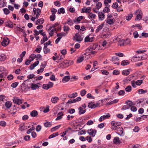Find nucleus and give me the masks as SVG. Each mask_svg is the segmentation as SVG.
<instances>
[{
	"label": "nucleus",
	"mask_w": 148,
	"mask_h": 148,
	"mask_svg": "<svg viewBox=\"0 0 148 148\" xmlns=\"http://www.w3.org/2000/svg\"><path fill=\"white\" fill-rule=\"evenodd\" d=\"M126 103L127 105L123 106L122 110H125L129 109L130 107H131V110L132 111H136L137 110L136 107L134 106H133V103L130 101L129 100L128 102H126Z\"/></svg>",
	"instance_id": "1"
},
{
	"label": "nucleus",
	"mask_w": 148,
	"mask_h": 148,
	"mask_svg": "<svg viewBox=\"0 0 148 148\" xmlns=\"http://www.w3.org/2000/svg\"><path fill=\"white\" fill-rule=\"evenodd\" d=\"M134 14L136 17L135 19V21H140L142 19L143 12L140 10L138 9L135 11L134 12Z\"/></svg>",
	"instance_id": "2"
},
{
	"label": "nucleus",
	"mask_w": 148,
	"mask_h": 148,
	"mask_svg": "<svg viewBox=\"0 0 148 148\" xmlns=\"http://www.w3.org/2000/svg\"><path fill=\"white\" fill-rule=\"evenodd\" d=\"M83 38V37L82 35L81 36L78 33H77L75 34V36H74L73 40L74 41L79 42L82 40Z\"/></svg>",
	"instance_id": "3"
},
{
	"label": "nucleus",
	"mask_w": 148,
	"mask_h": 148,
	"mask_svg": "<svg viewBox=\"0 0 148 148\" xmlns=\"http://www.w3.org/2000/svg\"><path fill=\"white\" fill-rule=\"evenodd\" d=\"M69 65V62L67 60H64L62 62L60 63L58 65V67L60 68H64Z\"/></svg>",
	"instance_id": "4"
},
{
	"label": "nucleus",
	"mask_w": 148,
	"mask_h": 148,
	"mask_svg": "<svg viewBox=\"0 0 148 148\" xmlns=\"http://www.w3.org/2000/svg\"><path fill=\"white\" fill-rule=\"evenodd\" d=\"M100 106V104L99 101H97L95 104L91 102L88 103V106L89 108L91 109H94L96 107H99Z\"/></svg>",
	"instance_id": "5"
},
{
	"label": "nucleus",
	"mask_w": 148,
	"mask_h": 148,
	"mask_svg": "<svg viewBox=\"0 0 148 148\" xmlns=\"http://www.w3.org/2000/svg\"><path fill=\"white\" fill-rule=\"evenodd\" d=\"M7 71L5 68L2 66H0V76L3 77L6 76Z\"/></svg>",
	"instance_id": "6"
},
{
	"label": "nucleus",
	"mask_w": 148,
	"mask_h": 148,
	"mask_svg": "<svg viewBox=\"0 0 148 148\" xmlns=\"http://www.w3.org/2000/svg\"><path fill=\"white\" fill-rule=\"evenodd\" d=\"M130 39H127L126 40L122 39L119 43V45L120 46L126 45L130 44Z\"/></svg>",
	"instance_id": "7"
},
{
	"label": "nucleus",
	"mask_w": 148,
	"mask_h": 148,
	"mask_svg": "<svg viewBox=\"0 0 148 148\" xmlns=\"http://www.w3.org/2000/svg\"><path fill=\"white\" fill-rule=\"evenodd\" d=\"M12 100L14 103L18 105L21 104L23 102V101L22 99H19L18 97H13Z\"/></svg>",
	"instance_id": "8"
},
{
	"label": "nucleus",
	"mask_w": 148,
	"mask_h": 148,
	"mask_svg": "<svg viewBox=\"0 0 148 148\" xmlns=\"http://www.w3.org/2000/svg\"><path fill=\"white\" fill-rule=\"evenodd\" d=\"M87 133L90 135H91L92 137H94L97 133V130L95 129H88L87 130Z\"/></svg>",
	"instance_id": "9"
},
{
	"label": "nucleus",
	"mask_w": 148,
	"mask_h": 148,
	"mask_svg": "<svg viewBox=\"0 0 148 148\" xmlns=\"http://www.w3.org/2000/svg\"><path fill=\"white\" fill-rule=\"evenodd\" d=\"M33 11L34 13V15H36V16L38 18L41 13L40 9L38 8L36 9V8H34L33 9Z\"/></svg>",
	"instance_id": "10"
},
{
	"label": "nucleus",
	"mask_w": 148,
	"mask_h": 148,
	"mask_svg": "<svg viewBox=\"0 0 148 148\" xmlns=\"http://www.w3.org/2000/svg\"><path fill=\"white\" fill-rule=\"evenodd\" d=\"M118 57L115 56L112 57V61L114 64L119 65L120 63Z\"/></svg>",
	"instance_id": "11"
},
{
	"label": "nucleus",
	"mask_w": 148,
	"mask_h": 148,
	"mask_svg": "<svg viewBox=\"0 0 148 148\" xmlns=\"http://www.w3.org/2000/svg\"><path fill=\"white\" fill-rule=\"evenodd\" d=\"M110 116V114L109 113H107L106 115H104L100 117L99 119V121L100 122H101L102 121L106 119L109 118Z\"/></svg>",
	"instance_id": "12"
},
{
	"label": "nucleus",
	"mask_w": 148,
	"mask_h": 148,
	"mask_svg": "<svg viewBox=\"0 0 148 148\" xmlns=\"http://www.w3.org/2000/svg\"><path fill=\"white\" fill-rule=\"evenodd\" d=\"M10 42V40L8 38H5L3 39L1 42L2 45L4 47L7 45Z\"/></svg>",
	"instance_id": "13"
},
{
	"label": "nucleus",
	"mask_w": 148,
	"mask_h": 148,
	"mask_svg": "<svg viewBox=\"0 0 148 148\" xmlns=\"http://www.w3.org/2000/svg\"><path fill=\"white\" fill-rule=\"evenodd\" d=\"M91 8L90 7L86 8V7H84L82 10L81 13H89L91 11Z\"/></svg>",
	"instance_id": "14"
},
{
	"label": "nucleus",
	"mask_w": 148,
	"mask_h": 148,
	"mask_svg": "<svg viewBox=\"0 0 148 148\" xmlns=\"http://www.w3.org/2000/svg\"><path fill=\"white\" fill-rule=\"evenodd\" d=\"M40 84V83H38L37 84L32 83L30 87L33 90L38 89L40 87V86H39Z\"/></svg>",
	"instance_id": "15"
},
{
	"label": "nucleus",
	"mask_w": 148,
	"mask_h": 148,
	"mask_svg": "<svg viewBox=\"0 0 148 148\" xmlns=\"http://www.w3.org/2000/svg\"><path fill=\"white\" fill-rule=\"evenodd\" d=\"M76 22V19L72 20L70 18H69L67 21L66 23L68 24L70 26H72L73 24ZM66 23H65V24Z\"/></svg>",
	"instance_id": "16"
},
{
	"label": "nucleus",
	"mask_w": 148,
	"mask_h": 148,
	"mask_svg": "<svg viewBox=\"0 0 148 148\" xmlns=\"http://www.w3.org/2000/svg\"><path fill=\"white\" fill-rule=\"evenodd\" d=\"M98 15L100 21L103 20L105 18L104 14L102 12H99Z\"/></svg>",
	"instance_id": "17"
},
{
	"label": "nucleus",
	"mask_w": 148,
	"mask_h": 148,
	"mask_svg": "<svg viewBox=\"0 0 148 148\" xmlns=\"http://www.w3.org/2000/svg\"><path fill=\"white\" fill-rule=\"evenodd\" d=\"M111 124L112 126L117 127L121 125V123L119 122H115L114 121H111Z\"/></svg>",
	"instance_id": "18"
},
{
	"label": "nucleus",
	"mask_w": 148,
	"mask_h": 148,
	"mask_svg": "<svg viewBox=\"0 0 148 148\" xmlns=\"http://www.w3.org/2000/svg\"><path fill=\"white\" fill-rule=\"evenodd\" d=\"M96 17V15L95 14L92 12H90L88 16V18L90 19H91V21H93L95 18Z\"/></svg>",
	"instance_id": "19"
},
{
	"label": "nucleus",
	"mask_w": 148,
	"mask_h": 148,
	"mask_svg": "<svg viewBox=\"0 0 148 148\" xmlns=\"http://www.w3.org/2000/svg\"><path fill=\"white\" fill-rule=\"evenodd\" d=\"M39 62V61L38 60L34 62V64H31L29 66L30 69L31 70L33 69L35 67L38 65Z\"/></svg>",
	"instance_id": "20"
},
{
	"label": "nucleus",
	"mask_w": 148,
	"mask_h": 148,
	"mask_svg": "<svg viewBox=\"0 0 148 148\" xmlns=\"http://www.w3.org/2000/svg\"><path fill=\"white\" fill-rule=\"evenodd\" d=\"M106 21L108 24L112 25L114 23L115 20L114 18L106 19Z\"/></svg>",
	"instance_id": "21"
},
{
	"label": "nucleus",
	"mask_w": 148,
	"mask_h": 148,
	"mask_svg": "<svg viewBox=\"0 0 148 148\" xmlns=\"http://www.w3.org/2000/svg\"><path fill=\"white\" fill-rule=\"evenodd\" d=\"M93 37H90V35L86 37L85 38V42H91L93 40Z\"/></svg>",
	"instance_id": "22"
},
{
	"label": "nucleus",
	"mask_w": 148,
	"mask_h": 148,
	"mask_svg": "<svg viewBox=\"0 0 148 148\" xmlns=\"http://www.w3.org/2000/svg\"><path fill=\"white\" fill-rule=\"evenodd\" d=\"M63 115L62 112H60L57 114V118L55 120L57 121L60 120L62 118V116H63Z\"/></svg>",
	"instance_id": "23"
},
{
	"label": "nucleus",
	"mask_w": 148,
	"mask_h": 148,
	"mask_svg": "<svg viewBox=\"0 0 148 148\" xmlns=\"http://www.w3.org/2000/svg\"><path fill=\"white\" fill-rule=\"evenodd\" d=\"M113 142L116 144H120L121 143V141L119 140L118 137H116L114 138L113 140Z\"/></svg>",
	"instance_id": "24"
},
{
	"label": "nucleus",
	"mask_w": 148,
	"mask_h": 148,
	"mask_svg": "<svg viewBox=\"0 0 148 148\" xmlns=\"http://www.w3.org/2000/svg\"><path fill=\"white\" fill-rule=\"evenodd\" d=\"M70 79L69 76H64L62 79V82L63 83H65L68 81Z\"/></svg>",
	"instance_id": "25"
},
{
	"label": "nucleus",
	"mask_w": 148,
	"mask_h": 148,
	"mask_svg": "<svg viewBox=\"0 0 148 148\" xmlns=\"http://www.w3.org/2000/svg\"><path fill=\"white\" fill-rule=\"evenodd\" d=\"M59 100V98L57 97H52L51 99V101L52 103H56Z\"/></svg>",
	"instance_id": "26"
},
{
	"label": "nucleus",
	"mask_w": 148,
	"mask_h": 148,
	"mask_svg": "<svg viewBox=\"0 0 148 148\" xmlns=\"http://www.w3.org/2000/svg\"><path fill=\"white\" fill-rule=\"evenodd\" d=\"M104 25V24H101L100 25L98 26L97 29L95 30L96 32L97 33L99 32V31L102 29L103 28V27Z\"/></svg>",
	"instance_id": "27"
},
{
	"label": "nucleus",
	"mask_w": 148,
	"mask_h": 148,
	"mask_svg": "<svg viewBox=\"0 0 148 148\" xmlns=\"http://www.w3.org/2000/svg\"><path fill=\"white\" fill-rule=\"evenodd\" d=\"M44 22V20L42 18L39 19L35 23L36 25L43 24Z\"/></svg>",
	"instance_id": "28"
},
{
	"label": "nucleus",
	"mask_w": 148,
	"mask_h": 148,
	"mask_svg": "<svg viewBox=\"0 0 148 148\" xmlns=\"http://www.w3.org/2000/svg\"><path fill=\"white\" fill-rule=\"evenodd\" d=\"M118 99H115L112 101H110V102H108L107 103V105H110L113 104L117 103L118 102Z\"/></svg>",
	"instance_id": "29"
},
{
	"label": "nucleus",
	"mask_w": 148,
	"mask_h": 148,
	"mask_svg": "<svg viewBox=\"0 0 148 148\" xmlns=\"http://www.w3.org/2000/svg\"><path fill=\"white\" fill-rule=\"evenodd\" d=\"M6 58V57L5 54H0V61H3L5 60Z\"/></svg>",
	"instance_id": "30"
},
{
	"label": "nucleus",
	"mask_w": 148,
	"mask_h": 148,
	"mask_svg": "<svg viewBox=\"0 0 148 148\" xmlns=\"http://www.w3.org/2000/svg\"><path fill=\"white\" fill-rule=\"evenodd\" d=\"M96 48L95 47H93L92 46H90V47L88 48L87 50H89L90 51H91V53L92 54H95L96 52L95 51H92V50H95Z\"/></svg>",
	"instance_id": "31"
},
{
	"label": "nucleus",
	"mask_w": 148,
	"mask_h": 148,
	"mask_svg": "<svg viewBox=\"0 0 148 148\" xmlns=\"http://www.w3.org/2000/svg\"><path fill=\"white\" fill-rule=\"evenodd\" d=\"M65 12L64 9L62 8L59 9L58 10V14H59L61 13L64 14Z\"/></svg>",
	"instance_id": "32"
},
{
	"label": "nucleus",
	"mask_w": 148,
	"mask_h": 148,
	"mask_svg": "<svg viewBox=\"0 0 148 148\" xmlns=\"http://www.w3.org/2000/svg\"><path fill=\"white\" fill-rule=\"evenodd\" d=\"M30 114L32 117H35L38 116V112H31Z\"/></svg>",
	"instance_id": "33"
},
{
	"label": "nucleus",
	"mask_w": 148,
	"mask_h": 148,
	"mask_svg": "<svg viewBox=\"0 0 148 148\" xmlns=\"http://www.w3.org/2000/svg\"><path fill=\"white\" fill-rule=\"evenodd\" d=\"M84 59V57L83 56L79 57L77 60V63H80L82 62Z\"/></svg>",
	"instance_id": "34"
},
{
	"label": "nucleus",
	"mask_w": 148,
	"mask_h": 148,
	"mask_svg": "<svg viewBox=\"0 0 148 148\" xmlns=\"http://www.w3.org/2000/svg\"><path fill=\"white\" fill-rule=\"evenodd\" d=\"M129 62L127 60H123L121 62V64L122 66H125L128 64Z\"/></svg>",
	"instance_id": "35"
},
{
	"label": "nucleus",
	"mask_w": 148,
	"mask_h": 148,
	"mask_svg": "<svg viewBox=\"0 0 148 148\" xmlns=\"http://www.w3.org/2000/svg\"><path fill=\"white\" fill-rule=\"evenodd\" d=\"M130 72L129 70H123L122 73V74L123 75H127L129 74Z\"/></svg>",
	"instance_id": "36"
},
{
	"label": "nucleus",
	"mask_w": 148,
	"mask_h": 148,
	"mask_svg": "<svg viewBox=\"0 0 148 148\" xmlns=\"http://www.w3.org/2000/svg\"><path fill=\"white\" fill-rule=\"evenodd\" d=\"M45 126L46 127H50L52 125V123L51 122L47 121L44 124Z\"/></svg>",
	"instance_id": "37"
},
{
	"label": "nucleus",
	"mask_w": 148,
	"mask_h": 148,
	"mask_svg": "<svg viewBox=\"0 0 148 148\" xmlns=\"http://www.w3.org/2000/svg\"><path fill=\"white\" fill-rule=\"evenodd\" d=\"M12 105V103L10 101H6L5 103V106L6 108H9Z\"/></svg>",
	"instance_id": "38"
},
{
	"label": "nucleus",
	"mask_w": 148,
	"mask_h": 148,
	"mask_svg": "<svg viewBox=\"0 0 148 148\" xmlns=\"http://www.w3.org/2000/svg\"><path fill=\"white\" fill-rule=\"evenodd\" d=\"M48 32H49V34L50 36H52L54 34V32L56 31V29L55 28L53 29H51L50 30H48Z\"/></svg>",
	"instance_id": "39"
},
{
	"label": "nucleus",
	"mask_w": 148,
	"mask_h": 148,
	"mask_svg": "<svg viewBox=\"0 0 148 148\" xmlns=\"http://www.w3.org/2000/svg\"><path fill=\"white\" fill-rule=\"evenodd\" d=\"M60 126L61 125H60L52 128L51 130V132H53L56 130L60 127Z\"/></svg>",
	"instance_id": "40"
},
{
	"label": "nucleus",
	"mask_w": 148,
	"mask_h": 148,
	"mask_svg": "<svg viewBox=\"0 0 148 148\" xmlns=\"http://www.w3.org/2000/svg\"><path fill=\"white\" fill-rule=\"evenodd\" d=\"M86 106L85 104H84L79 108V111H85V110H84L86 107Z\"/></svg>",
	"instance_id": "41"
},
{
	"label": "nucleus",
	"mask_w": 148,
	"mask_h": 148,
	"mask_svg": "<svg viewBox=\"0 0 148 148\" xmlns=\"http://www.w3.org/2000/svg\"><path fill=\"white\" fill-rule=\"evenodd\" d=\"M59 25V23H56L54 24L53 25L51 26H50L49 27L48 29V30H51L52 28H53L55 27L56 26L58 25Z\"/></svg>",
	"instance_id": "42"
},
{
	"label": "nucleus",
	"mask_w": 148,
	"mask_h": 148,
	"mask_svg": "<svg viewBox=\"0 0 148 148\" xmlns=\"http://www.w3.org/2000/svg\"><path fill=\"white\" fill-rule=\"evenodd\" d=\"M133 16V14H128L127 16L126 17V19L127 21H130L131 20Z\"/></svg>",
	"instance_id": "43"
},
{
	"label": "nucleus",
	"mask_w": 148,
	"mask_h": 148,
	"mask_svg": "<svg viewBox=\"0 0 148 148\" xmlns=\"http://www.w3.org/2000/svg\"><path fill=\"white\" fill-rule=\"evenodd\" d=\"M133 59V60L135 62L141 60V57H140L139 56L134 57Z\"/></svg>",
	"instance_id": "44"
},
{
	"label": "nucleus",
	"mask_w": 148,
	"mask_h": 148,
	"mask_svg": "<svg viewBox=\"0 0 148 148\" xmlns=\"http://www.w3.org/2000/svg\"><path fill=\"white\" fill-rule=\"evenodd\" d=\"M56 110L60 111L64 110V108L60 105L57 106L56 108Z\"/></svg>",
	"instance_id": "45"
},
{
	"label": "nucleus",
	"mask_w": 148,
	"mask_h": 148,
	"mask_svg": "<svg viewBox=\"0 0 148 148\" xmlns=\"http://www.w3.org/2000/svg\"><path fill=\"white\" fill-rule=\"evenodd\" d=\"M102 6V4L100 2H98L97 3L96 5V8L97 10H99L100 9Z\"/></svg>",
	"instance_id": "46"
},
{
	"label": "nucleus",
	"mask_w": 148,
	"mask_h": 148,
	"mask_svg": "<svg viewBox=\"0 0 148 148\" xmlns=\"http://www.w3.org/2000/svg\"><path fill=\"white\" fill-rule=\"evenodd\" d=\"M64 32H66V34H68V32L70 30L69 27L68 26H64Z\"/></svg>",
	"instance_id": "47"
},
{
	"label": "nucleus",
	"mask_w": 148,
	"mask_h": 148,
	"mask_svg": "<svg viewBox=\"0 0 148 148\" xmlns=\"http://www.w3.org/2000/svg\"><path fill=\"white\" fill-rule=\"evenodd\" d=\"M66 34H65L64 32H62L59 33H58L57 34V36L59 37H61V38L62 36H65L66 35Z\"/></svg>",
	"instance_id": "48"
},
{
	"label": "nucleus",
	"mask_w": 148,
	"mask_h": 148,
	"mask_svg": "<svg viewBox=\"0 0 148 148\" xmlns=\"http://www.w3.org/2000/svg\"><path fill=\"white\" fill-rule=\"evenodd\" d=\"M110 10L108 8V7L106 6L104 8L103 11L105 13H108L110 12Z\"/></svg>",
	"instance_id": "49"
},
{
	"label": "nucleus",
	"mask_w": 148,
	"mask_h": 148,
	"mask_svg": "<svg viewBox=\"0 0 148 148\" xmlns=\"http://www.w3.org/2000/svg\"><path fill=\"white\" fill-rule=\"evenodd\" d=\"M36 55L34 54H32L30 56L29 58H31V59H30V60L32 61H33L34 59L36 58Z\"/></svg>",
	"instance_id": "50"
},
{
	"label": "nucleus",
	"mask_w": 148,
	"mask_h": 148,
	"mask_svg": "<svg viewBox=\"0 0 148 148\" xmlns=\"http://www.w3.org/2000/svg\"><path fill=\"white\" fill-rule=\"evenodd\" d=\"M147 92L146 90H144L143 89H139L138 90V92L139 94H142L146 92Z\"/></svg>",
	"instance_id": "51"
},
{
	"label": "nucleus",
	"mask_w": 148,
	"mask_h": 148,
	"mask_svg": "<svg viewBox=\"0 0 148 148\" xmlns=\"http://www.w3.org/2000/svg\"><path fill=\"white\" fill-rule=\"evenodd\" d=\"M125 90L127 92H130L132 90V87L130 86H127L125 88Z\"/></svg>",
	"instance_id": "52"
},
{
	"label": "nucleus",
	"mask_w": 148,
	"mask_h": 148,
	"mask_svg": "<svg viewBox=\"0 0 148 148\" xmlns=\"http://www.w3.org/2000/svg\"><path fill=\"white\" fill-rule=\"evenodd\" d=\"M118 6V5L117 3H114L112 6V7L114 9H116Z\"/></svg>",
	"instance_id": "53"
},
{
	"label": "nucleus",
	"mask_w": 148,
	"mask_h": 148,
	"mask_svg": "<svg viewBox=\"0 0 148 148\" xmlns=\"http://www.w3.org/2000/svg\"><path fill=\"white\" fill-rule=\"evenodd\" d=\"M111 36V34H110L107 33L106 34H104L103 36V38H107L110 37Z\"/></svg>",
	"instance_id": "54"
},
{
	"label": "nucleus",
	"mask_w": 148,
	"mask_h": 148,
	"mask_svg": "<svg viewBox=\"0 0 148 148\" xmlns=\"http://www.w3.org/2000/svg\"><path fill=\"white\" fill-rule=\"evenodd\" d=\"M3 11L4 13L6 15L8 14L10 12L8 9L6 8H4Z\"/></svg>",
	"instance_id": "55"
},
{
	"label": "nucleus",
	"mask_w": 148,
	"mask_h": 148,
	"mask_svg": "<svg viewBox=\"0 0 148 148\" xmlns=\"http://www.w3.org/2000/svg\"><path fill=\"white\" fill-rule=\"evenodd\" d=\"M44 52L45 53H47L50 52V49L47 47H44L43 48Z\"/></svg>",
	"instance_id": "56"
},
{
	"label": "nucleus",
	"mask_w": 148,
	"mask_h": 148,
	"mask_svg": "<svg viewBox=\"0 0 148 148\" xmlns=\"http://www.w3.org/2000/svg\"><path fill=\"white\" fill-rule=\"evenodd\" d=\"M125 93L124 90H121L118 92V94L119 95L123 96L124 95Z\"/></svg>",
	"instance_id": "57"
},
{
	"label": "nucleus",
	"mask_w": 148,
	"mask_h": 148,
	"mask_svg": "<svg viewBox=\"0 0 148 148\" xmlns=\"http://www.w3.org/2000/svg\"><path fill=\"white\" fill-rule=\"evenodd\" d=\"M35 129V128L34 127H32L30 128V129H29L27 131V133L28 134H30L31 133H32V132Z\"/></svg>",
	"instance_id": "58"
},
{
	"label": "nucleus",
	"mask_w": 148,
	"mask_h": 148,
	"mask_svg": "<svg viewBox=\"0 0 148 148\" xmlns=\"http://www.w3.org/2000/svg\"><path fill=\"white\" fill-rule=\"evenodd\" d=\"M136 85L138 86H140L143 83V80H139L136 82Z\"/></svg>",
	"instance_id": "59"
},
{
	"label": "nucleus",
	"mask_w": 148,
	"mask_h": 148,
	"mask_svg": "<svg viewBox=\"0 0 148 148\" xmlns=\"http://www.w3.org/2000/svg\"><path fill=\"white\" fill-rule=\"evenodd\" d=\"M6 123L4 121H0V125L3 127H5L6 125Z\"/></svg>",
	"instance_id": "60"
},
{
	"label": "nucleus",
	"mask_w": 148,
	"mask_h": 148,
	"mask_svg": "<svg viewBox=\"0 0 148 148\" xmlns=\"http://www.w3.org/2000/svg\"><path fill=\"white\" fill-rule=\"evenodd\" d=\"M86 92V91L85 90H83L81 91L80 92L81 95L82 96H84L85 95Z\"/></svg>",
	"instance_id": "61"
},
{
	"label": "nucleus",
	"mask_w": 148,
	"mask_h": 148,
	"mask_svg": "<svg viewBox=\"0 0 148 148\" xmlns=\"http://www.w3.org/2000/svg\"><path fill=\"white\" fill-rule=\"evenodd\" d=\"M18 85V83L17 82H15L12 84L11 86L13 88H15Z\"/></svg>",
	"instance_id": "62"
},
{
	"label": "nucleus",
	"mask_w": 148,
	"mask_h": 148,
	"mask_svg": "<svg viewBox=\"0 0 148 148\" xmlns=\"http://www.w3.org/2000/svg\"><path fill=\"white\" fill-rule=\"evenodd\" d=\"M84 17L82 16H80L78 17L76 19V21H77V22H79Z\"/></svg>",
	"instance_id": "63"
},
{
	"label": "nucleus",
	"mask_w": 148,
	"mask_h": 148,
	"mask_svg": "<svg viewBox=\"0 0 148 148\" xmlns=\"http://www.w3.org/2000/svg\"><path fill=\"white\" fill-rule=\"evenodd\" d=\"M133 35L135 38H136L138 37V34L137 31L134 32L133 33Z\"/></svg>",
	"instance_id": "64"
}]
</instances>
